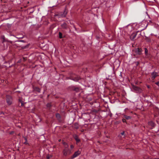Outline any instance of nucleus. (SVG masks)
<instances>
[{
    "instance_id": "obj_22",
    "label": "nucleus",
    "mask_w": 159,
    "mask_h": 159,
    "mask_svg": "<svg viewBox=\"0 0 159 159\" xmlns=\"http://www.w3.org/2000/svg\"><path fill=\"white\" fill-rule=\"evenodd\" d=\"M74 148V146L72 145H70V148L71 149H73Z\"/></svg>"
},
{
    "instance_id": "obj_27",
    "label": "nucleus",
    "mask_w": 159,
    "mask_h": 159,
    "mask_svg": "<svg viewBox=\"0 0 159 159\" xmlns=\"http://www.w3.org/2000/svg\"><path fill=\"white\" fill-rule=\"evenodd\" d=\"M61 141V139H60V140H59V141Z\"/></svg>"
},
{
    "instance_id": "obj_11",
    "label": "nucleus",
    "mask_w": 159,
    "mask_h": 159,
    "mask_svg": "<svg viewBox=\"0 0 159 159\" xmlns=\"http://www.w3.org/2000/svg\"><path fill=\"white\" fill-rule=\"evenodd\" d=\"M74 138L77 142H80V140L79 139L78 137L76 135H75L74 136Z\"/></svg>"
},
{
    "instance_id": "obj_25",
    "label": "nucleus",
    "mask_w": 159,
    "mask_h": 159,
    "mask_svg": "<svg viewBox=\"0 0 159 159\" xmlns=\"http://www.w3.org/2000/svg\"><path fill=\"white\" fill-rule=\"evenodd\" d=\"M124 134V132H122L121 133V134L122 135H123Z\"/></svg>"
},
{
    "instance_id": "obj_14",
    "label": "nucleus",
    "mask_w": 159,
    "mask_h": 159,
    "mask_svg": "<svg viewBox=\"0 0 159 159\" xmlns=\"http://www.w3.org/2000/svg\"><path fill=\"white\" fill-rule=\"evenodd\" d=\"M56 117L57 118H58V119H60V118H61V116H60V115L59 114H58V113H57V114H56Z\"/></svg>"
},
{
    "instance_id": "obj_15",
    "label": "nucleus",
    "mask_w": 159,
    "mask_h": 159,
    "mask_svg": "<svg viewBox=\"0 0 159 159\" xmlns=\"http://www.w3.org/2000/svg\"><path fill=\"white\" fill-rule=\"evenodd\" d=\"M63 144L64 145L65 148H67L68 147V145L66 142H63Z\"/></svg>"
},
{
    "instance_id": "obj_2",
    "label": "nucleus",
    "mask_w": 159,
    "mask_h": 159,
    "mask_svg": "<svg viewBox=\"0 0 159 159\" xmlns=\"http://www.w3.org/2000/svg\"><path fill=\"white\" fill-rule=\"evenodd\" d=\"M6 98V101L7 103L9 105H11L12 103V100L11 97L10 95H7Z\"/></svg>"
},
{
    "instance_id": "obj_29",
    "label": "nucleus",
    "mask_w": 159,
    "mask_h": 159,
    "mask_svg": "<svg viewBox=\"0 0 159 159\" xmlns=\"http://www.w3.org/2000/svg\"><path fill=\"white\" fill-rule=\"evenodd\" d=\"M148 88H149V86H148Z\"/></svg>"
},
{
    "instance_id": "obj_8",
    "label": "nucleus",
    "mask_w": 159,
    "mask_h": 159,
    "mask_svg": "<svg viewBox=\"0 0 159 159\" xmlns=\"http://www.w3.org/2000/svg\"><path fill=\"white\" fill-rule=\"evenodd\" d=\"M61 27L62 28L64 29H67L68 28V25L66 23H64L62 24L61 25Z\"/></svg>"
},
{
    "instance_id": "obj_6",
    "label": "nucleus",
    "mask_w": 159,
    "mask_h": 159,
    "mask_svg": "<svg viewBox=\"0 0 159 159\" xmlns=\"http://www.w3.org/2000/svg\"><path fill=\"white\" fill-rule=\"evenodd\" d=\"M133 89L136 91V92L137 93H140L142 92V90L141 89L138 87L133 86Z\"/></svg>"
},
{
    "instance_id": "obj_4",
    "label": "nucleus",
    "mask_w": 159,
    "mask_h": 159,
    "mask_svg": "<svg viewBox=\"0 0 159 159\" xmlns=\"http://www.w3.org/2000/svg\"><path fill=\"white\" fill-rule=\"evenodd\" d=\"M71 153L70 151L67 148H65L63 151V154L64 156H66L69 155Z\"/></svg>"
},
{
    "instance_id": "obj_23",
    "label": "nucleus",
    "mask_w": 159,
    "mask_h": 159,
    "mask_svg": "<svg viewBox=\"0 0 159 159\" xmlns=\"http://www.w3.org/2000/svg\"><path fill=\"white\" fill-rule=\"evenodd\" d=\"M122 121L123 122H126V120L125 119H122Z\"/></svg>"
},
{
    "instance_id": "obj_9",
    "label": "nucleus",
    "mask_w": 159,
    "mask_h": 159,
    "mask_svg": "<svg viewBox=\"0 0 159 159\" xmlns=\"http://www.w3.org/2000/svg\"><path fill=\"white\" fill-rule=\"evenodd\" d=\"M152 78L153 80H154L155 77L157 76V73L156 72H153L152 74Z\"/></svg>"
},
{
    "instance_id": "obj_20",
    "label": "nucleus",
    "mask_w": 159,
    "mask_h": 159,
    "mask_svg": "<svg viewBox=\"0 0 159 159\" xmlns=\"http://www.w3.org/2000/svg\"><path fill=\"white\" fill-rule=\"evenodd\" d=\"M51 106V105L50 103H48L47 105V107H50Z\"/></svg>"
},
{
    "instance_id": "obj_1",
    "label": "nucleus",
    "mask_w": 159,
    "mask_h": 159,
    "mask_svg": "<svg viewBox=\"0 0 159 159\" xmlns=\"http://www.w3.org/2000/svg\"><path fill=\"white\" fill-rule=\"evenodd\" d=\"M142 49L139 48H137L133 51L134 53V55H140L141 54Z\"/></svg>"
},
{
    "instance_id": "obj_18",
    "label": "nucleus",
    "mask_w": 159,
    "mask_h": 159,
    "mask_svg": "<svg viewBox=\"0 0 159 159\" xmlns=\"http://www.w3.org/2000/svg\"><path fill=\"white\" fill-rule=\"evenodd\" d=\"M124 117L125 119L127 120H129L131 118V117L130 116H125Z\"/></svg>"
},
{
    "instance_id": "obj_12",
    "label": "nucleus",
    "mask_w": 159,
    "mask_h": 159,
    "mask_svg": "<svg viewBox=\"0 0 159 159\" xmlns=\"http://www.w3.org/2000/svg\"><path fill=\"white\" fill-rule=\"evenodd\" d=\"M144 50H145V54L146 56L148 57V50L147 49V48H144Z\"/></svg>"
},
{
    "instance_id": "obj_10",
    "label": "nucleus",
    "mask_w": 159,
    "mask_h": 159,
    "mask_svg": "<svg viewBox=\"0 0 159 159\" xmlns=\"http://www.w3.org/2000/svg\"><path fill=\"white\" fill-rule=\"evenodd\" d=\"M148 124L149 125H150L152 127H154L155 126V124L152 121L149 122H148Z\"/></svg>"
},
{
    "instance_id": "obj_21",
    "label": "nucleus",
    "mask_w": 159,
    "mask_h": 159,
    "mask_svg": "<svg viewBox=\"0 0 159 159\" xmlns=\"http://www.w3.org/2000/svg\"><path fill=\"white\" fill-rule=\"evenodd\" d=\"M74 90L75 91H78L79 90V89L78 88H75L74 89Z\"/></svg>"
},
{
    "instance_id": "obj_13",
    "label": "nucleus",
    "mask_w": 159,
    "mask_h": 159,
    "mask_svg": "<svg viewBox=\"0 0 159 159\" xmlns=\"http://www.w3.org/2000/svg\"><path fill=\"white\" fill-rule=\"evenodd\" d=\"M35 90L39 93H40L41 91V89L38 87H36L35 88Z\"/></svg>"
},
{
    "instance_id": "obj_7",
    "label": "nucleus",
    "mask_w": 159,
    "mask_h": 159,
    "mask_svg": "<svg viewBox=\"0 0 159 159\" xmlns=\"http://www.w3.org/2000/svg\"><path fill=\"white\" fill-rule=\"evenodd\" d=\"M81 153V152L79 151H77L75 152L72 156V158H75L79 156Z\"/></svg>"
},
{
    "instance_id": "obj_17",
    "label": "nucleus",
    "mask_w": 159,
    "mask_h": 159,
    "mask_svg": "<svg viewBox=\"0 0 159 159\" xmlns=\"http://www.w3.org/2000/svg\"><path fill=\"white\" fill-rule=\"evenodd\" d=\"M19 101L21 104V106H22L24 105L23 101L20 99H19Z\"/></svg>"
},
{
    "instance_id": "obj_3",
    "label": "nucleus",
    "mask_w": 159,
    "mask_h": 159,
    "mask_svg": "<svg viewBox=\"0 0 159 159\" xmlns=\"http://www.w3.org/2000/svg\"><path fill=\"white\" fill-rule=\"evenodd\" d=\"M80 79V78L78 75H74L70 77V79L75 81H78Z\"/></svg>"
},
{
    "instance_id": "obj_16",
    "label": "nucleus",
    "mask_w": 159,
    "mask_h": 159,
    "mask_svg": "<svg viewBox=\"0 0 159 159\" xmlns=\"http://www.w3.org/2000/svg\"><path fill=\"white\" fill-rule=\"evenodd\" d=\"M62 34L60 32H59V38H60V39H61V38H63L62 37Z\"/></svg>"
},
{
    "instance_id": "obj_28",
    "label": "nucleus",
    "mask_w": 159,
    "mask_h": 159,
    "mask_svg": "<svg viewBox=\"0 0 159 159\" xmlns=\"http://www.w3.org/2000/svg\"><path fill=\"white\" fill-rule=\"evenodd\" d=\"M47 158H48V159H49V157H47Z\"/></svg>"
},
{
    "instance_id": "obj_19",
    "label": "nucleus",
    "mask_w": 159,
    "mask_h": 159,
    "mask_svg": "<svg viewBox=\"0 0 159 159\" xmlns=\"http://www.w3.org/2000/svg\"><path fill=\"white\" fill-rule=\"evenodd\" d=\"M24 139L25 140V142L24 143L25 144H28V143H27V139L25 137Z\"/></svg>"
},
{
    "instance_id": "obj_26",
    "label": "nucleus",
    "mask_w": 159,
    "mask_h": 159,
    "mask_svg": "<svg viewBox=\"0 0 159 159\" xmlns=\"http://www.w3.org/2000/svg\"><path fill=\"white\" fill-rule=\"evenodd\" d=\"M20 41H21V42H24V40H21Z\"/></svg>"
},
{
    "instance_id": "obj_24",
    "label": "nucleus",
    "mask_w": 159,
    "mask_h": 159,
    "mask_svg": "<svg viewBox=\"0 0 159 159\" xmlns=\"http://www.w3.org/2000/svg\"><path fill=\"white\" fill-rule=\"evenodd\" d=\"M156 84L159 86V81L156 83Z\"/></svg>"
},
{
    "instance_id": "obj_5",
    "label": "nucleus",
    "mask_w": 159,
    "mask_h": 159,
    "mask_svg": "<svg viewBox=\"0 0 159 159\" xmlns=\"http://www.w3.org/2000/svg\"><path fill=\"white\" fill-rule=\"evenodd\" d=\"M139 32V31H138L136 32H135L132 33L130 37V38L131 40H134L135 39V37H136L137 33Z\"/></svg>"
},
{
    "instance_id": "obj_30",
    "label": "nucleus",
    "mask_w": 159,
    "mask_h": 159,
    "mask_svg": "<svg viewBox=\"0 0 159 159\" xmlns=\"http://www.w3.org/2000/svg\"><path fill=\"white\" fill-rule=\"evenodd\" d=\"M76 129H78V127L76 128Z\"/></svg>"
}]
</instances>
